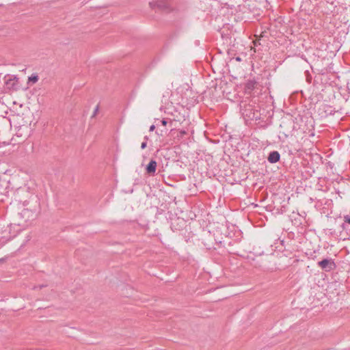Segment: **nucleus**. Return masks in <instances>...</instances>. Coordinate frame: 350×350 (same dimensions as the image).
<instances>
[{
    "label": "nucleus",
    "instance_id": "nucleus-11",
    "mask_svg": "<svg viewBox=\"0 0 350 350\" xmlns=\"http://www.w3.org/2000/svg\"><path fill=\"white\" fill-rule=\"evenodd\" d=\"M146 146H147V143H146V142H143L142 143V144H141V148H142V149H144V148H146Z\"/></svg>",
    "mask_w": 350,
    "mask_h": 350
},
{
    "label": "nucleus",
    "instance_id": "nucleus-10",
    "mask_svg": "<svg viewBox=\"0 0 350 350\" xmlns=\"http://www.w3.org/2000/svg\"><path fill=\"white\" fill-rule=\"evenodd\" d=\"M161 123L163 126H166L167 124V121L166 119L163 118V120H161Z\"/></svg>",
    "mask_w": 350,
    "mask_h": 350
},
{
    "label": "nucleus",
    "instance_id": "nucleus-12",
    "mask_svg": "<svg viewBox=\"0 0 350 350\" xmlns=\"http://www.w3.org/2000/svg\"><path fill=\"white\" fill-rule=\"evenodd\" d=\"M98 111V106H96L95 109H94V111L92 116H96V114L97 113Z\"/></svg>",
    "mask_w": 350,
    "mask_h": 350
},
{
    "label": "nucleus",
    "instance_id": "nucleus-9",
    "mask_svg": "<svg viewBox=\"0 0 350 350\" xmlns=\"http://www.w3.org/2000/svg\"><path fill=\"white\" fill-rule=\"evenodd\" d=\"M186 134H187V132H186L185 131H184V130H181V131H179V133H178V137H183V136H184L185 135H186Z\"/></svg>",
    "mask_w": 350,
    "mask_h": 350
},
{
    "label": "nucleus",
    "instance_id": "nucleus-6",
    "mask_svg": "<svg viewBox=\"0 0 350 350\" xmlns=\"http://www.w3.org/2000/svg\"><path fill=\"white\" fill-rule=\"evenodd\" d=\"M39 78L37 75H32L31 76L29 77V81L32 82L33 83H36L38 81Z\"/></svg>",
    "mask_w": 350,
    "mask_h": 350
},
{
    "label": "nucleus",
    "instance_id": "nucleus-4",
    "mask_svg": "<svg viewBox=\"0 0 350 350\" xmlns=\"http://www.w3.org/2000/svg\"><path fill=\"white\" fill-rule=\"evenodd\" d=\"M280 154L278 151H272L269 153L267 160L271 163H275L280 161Z\"/></svg>",
    "mask_w": 350,
    "mask_h": 350
},
{
    "label": "nucleus",
    "instance_id": "nucleus-5",
    "mask_svg": "<svg viewBox=\"0 0 350 350\" xmlns=\"http://www.w3.org/2000/svg\"><path fill=\"white\" fill-rule=\"evenodd\" d=\"M17 77L16 76L13 77L12 78H10L6 81V84L8 85H10V88L12 90H16L17 89L16 87V82H17Z\"/></svg>",
    "mask_w": 350,
    "mask_h": 350
},
{
    "label": "nucleus",
    "instance_id": "nucleus-13",
    "mask_svg": "<svg viewBox=\"0 0 350 350\" xmlns=\"http://www.w3.org/2000/svg\"><path fill=\"white\" fill-rule=\"evenodd\" d=\"M345 221L350 224V217H349V216L345 217Z\"/></svg>",
    "mask_w": 350,
    "mask_h": 350
},
{
    "label": "nucleus",
    "instance_id": "nucleus-3",
    "mask_svg": "<svg viewBox=\"0 0 350 350\" xmlns=\"http://www.w3.org/2000/svg\"><path fill=\"white\" fill-rule=\"evenodd\" d=\"M157 166V161L152 159L146 167V173L149 175H154L156 172Z\"/></svg>",
    "mask_w": 350,
    "mask_h": 350
},
{
    "label": "nucleus",
    "instance_id": "nucleus-8",
    "mask_svg": "<svg viewBox=\"0 0 350 350\" xmlns=\"http://www.w3.org/2000/svg\"><path fill=\"white\" fill-rule=\"evenodd\" d=\"M21 214L23 216L27 215L29 217V214L32 215L33 213L28 209H24Z\"/></svg>",
    "mask_w": 350,
    "mask_h": 350
},
{
    "label": "nucleus",
    "instance_id": "nucleus-14",
    "mask_svg": "<svg viewBox=\"0 0 350 350\" xmlns=\"http://www.w3.org/2000/svg\"><path fill=\"white\" fill-rule=\"evenodd\" d=\"M155 129V126L154 125H151L150 127V129L149 131H153Z\"/></svg>",
    "mask_w": 350,
    "mask_h": 350
},
{
    "label": "nucleus",
    "instance_id": "nucleus-2",
    "mask_svg": "<svg viewBox=\"0 0 350 350\" xmlns=\"http://www.w3.org/2000/svg\"><path fill=\"white\" fill-rule=\"evenodd\" d=\"M149 5L152 9L158 8L161 10H165L167 8V2L163 0H157L151 1L149 3Z\"/></svg>",
    "mask_w": 350,
    "mask_h": 350
},
{
    "label": "nucleus",
    "instance_id": "nucleus-1",
    "mask_svg": "<svg viewBox=\"0 0 350 350\" xmlns=\"http://www.w3.org/2000/svg\"><path fill=\"white\" fill-rule=\"evenodd\" d=\"M318 265L325 271H330L335 269L336 264L332 258H325L318 262Z\"/></svg>",
    "mask_w": 350,
    "mask_h": 350
},
{
    "label": "nucleus",
    "instance_id": "nucleus-15",
    "mask_svg": "<svg viewBox=\"0 0 350 350\" xmlns=\"http://www.w3.org/2000/svg\"><path fill=\"white\" fill-rule=\"evenodd\" d=\"M236 59H237V61H241V58H240L239 57H237L236 58Z\"/></svg>",
    "mask_w": 350,
    "mask_h": 350
},
{
    "label": "nucleus",
    "instance_id": "nucleus-7",
    "mask_svg": "<svg viewBox=\"0 0 350 350\" xmlns=\"http://www.w3.org/2000/svg\"><path fill=\"white\" fill-rule=\"evenodd\" d=\"M256 82L254 81H251L250 83H247V87L248 89H250L251 90H254L255 88Z\"/></svg>",
    "mask_w": 350,
    "mask_h": 350
}]
</instances>
